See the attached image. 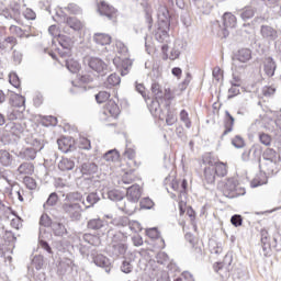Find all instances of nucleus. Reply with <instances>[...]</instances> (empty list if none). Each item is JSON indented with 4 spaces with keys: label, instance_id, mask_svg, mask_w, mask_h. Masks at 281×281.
Segmentation results:
<instances>
[{
    "label": "nucleus",
    "instance_id": "obj_1",
    "mask_svg": "<svg viewBox=\"0 0 281 281\" xmlns=\"http://www.w3.org/2000/svg\"><path fill=\"white\" fill-rule=\"evenodd\" d=\"M236 15L232 13H224L223 26H221L218 21H215L212 25V32L218 36V38H227V36H229V30H234V27H236Z\"/></svg>",
    "mask_w": 281,
    "mask_h": 281
},
{
    "label": "nucleus",
    "instance_id": "obj_2",
    "mask_svg": "<svg viewBox=\"0 0 281 281\" xmlns=\"http://www.w3.org/2000/svg\"><path fill=\"white\" fill-rule=\"evenodd\" d=\"M217 188L222 190L226 199H236L246 194L245 188L238 184V180L235 178H228L226 181L218 182Z\"/></svg>",
    "mask_w": 281,
    "mask_h": 281
},
{
    "label": "nucleus",
    "instance_id": "obj_3",
    "mask_svg": "<svg viewBox=\"0 0 281 281\" xmlns=\"http://www.w3.org/2000/svg\"><path fill=\"white\" fill-rule=\"evenodd\" d=\"M170 27H165L164 25H158L155 32V38L158 43H162L161 53L162 60H168V44L172 43V37H170Z\"/></svg>",
    "mask_w": 281,
    "mask_h": 281
},
{
    "label": "nucleus",
    "instance_id": "obj_4",
    "mask_svg": "<svg viewBox=\"0 0 281 281\" xmlns=\"http://www.w3.org/2000/svg\"><path fill=\"white\" fill-rule=\"evenodd\" d=\"M61 212L66 214L70 221H80L82 218V205L78 202H63Z\"/></svg>",
    "mask_w": 281,
    "mask_h": 281
},
{
    "label": "nucleus",
    "instance_id": "obj_5",
    "mask_svg": "<svg viewBox=\"0 0 281 281\" xmlns=\"http://www.w3.org/2000/svg\"><path fill=\"white\" fill-rule=\"evenodd\" d=\"M120 238H124L122 234H114L112 237V245L110 246L109 252L113 258H120V256H125L128 251V246L124 244Z\"/></svg>",
    "mask_w": 281,
    "mask_h": 281
},
{
    "label": "nucleus",
    "instance_id": "obj_6",
    "mask_svg": "<svg viewBox=\"0 0 281 281\" xmlns=\"http://www.w3.org/2000/svg\"><path fill=\"white\" fill-rule=\"evenodd\" d=\"M98 12L100 16H104L108 21H115L117 19V9L106 3V1H101L98 4Z\"/></svg>",
    "mask_w": 281,
    "mask_h": 281
},
{
    "label": "nucleus",
    "instance_id": "obj_7",
    "mask_svg": "<svg viewBox=\"0 0 281 281\" xmlns=\"http://www.w3.org/2000/svg\"><path fill=\"white\" fill-rule=\"evenodd\" d=\"M241 159L244 161H259L262 160V148L258 145H254L249 149H245L244 153L241 154Z\"/></svg>",
    "mask_w": 281,
    "mask_h": 281
},
{
    "label": "nucleus",
    "instance_id": "obj_8",
    "mask_svg": "<svg viewBox=\"0 0 281 281\" xmlns=\"http://www.w3.org/2000/svg\"><path fill=\"white\" fill-rule=\"evenodd\" d=\"M83 64L92 69V71H97V74H104L106 71V64L100 58L85 57Z\"/></svg>",
    "mask_w": 281,
    "mask_h": 281
},
{
    "label": "nucleus",
    "instance_id": "obj_9",
    "mask_svg": "<svg viewBox=\"0 0 281 281\" xmlns=\"http://www.w3.org/2000/svg\"><path fill=\"white\" fill-rule=\"evenodd\" d=\"M229 267H232V256L226 255L223 262L214 265V271L225 280L229 276Z\"/></svg>",
    "mask_w": 281,
    "mask_h": 281
},
{
    "label": "nucleus",
    "instance_id": "obj_10",
    "mask_svg": "<svg viewBox=\"0 0 281 281\" xmlns=\"http://www.w3.org/2000/svg\"><path fill=\"white\" fill-rule=\"evenodd\" d=\"M260 34L265 41L268 43H273V41H278V31L269 25L260 26Z\"/></svg>",
    "mask_w": 281,
    "mask_h": 281
},
{
    "label": "nucleus",
    "instance_id": "obj_11",
    "mask_svg": "<svg viewBox=\"0 0 281 281\" xmlns=\"http://www.w3.org/2000/svg\"><path fill=\"white\" fill-rule=\"evenodd\" d=\"M192 2L199 14H210L212 12V0H192Z\"/></svg>",
    "mask_w": 281,
    "mask_h": 281
},
{
    "label": "nucleus",
    "instance_id": "obj_12",
    "mask_svg": "<svg viewBox=\"0 0 281 281\" xmlns=\"http://www.w3.org/2000/svg\"><path fill=\"white\" fill-rule=\"evenodd\" d=\"M117 207L119 210H121V212H125V214H135V212L137 211V201L128 199L127 201L123 200L117 203Z\"/></svg>",
    "mask_w": 281,
    "mask_h": 281
},
{
    "label": "nucleus",
    "instance_id": "obj_13",
    "mask_svg": "<svg viewBox=\"0 0 281 281\" xmlns=\"http://www.w3.org/2000/svg\"><path fill=\"white\" fill-rule=\"evenodd\" d=\"M183 49H186V43H183L181 40H177L173 43L170 54L168 55L169 60H177L181 56Z\"/></svg>",
    "mask_w": 281,
    "mask_h": 281
},
{
    "label": "nucleus",
    "instance_id": "obj_14",
    "mask_svg": "<svg viewBox=\"0 0 281 281\" xmlns=\"http://www.w3.org/2000/svg\"><path fill=\"white\" fill-rule=\"evenodd\" d=\"M158 25H164V27H170V13L168 8L159 7L158 9Z\"/></svg>",
    "mask_w": 281,
    "mask_h": 281
},
{
    "label": "nucleus",
    "instance_id": "obj_15",
    "mask_svg": "<svg viewBox=\"0 0 281 281\" xmlns=\"http://www.w3.org/2000/svg\"><path fill=\"white\" fill-rule=\"evenodd\" d=\"M258 164L259 169L261 172H263V175H273L278 168V162H273L271 160L261 159Z\"/></svg>",
    "mask_w": 281,
    "mask_h": 281
},
{
    "label": "nucleus",
    "instance_id": "obj_16",
    "mask_svg": "<svg viewBox=\"0 0 281 281\" xmlns=\"http://www.w3.org/2000/svg\"><path fill=\"white\" fill-rule=\"evenodd\" d=\"M276 69H278V65L276 64V60L272 59V57H267L263 60V71L268 78H273L276 76Z\"/></svg>",
    "mask_w": 281,
    "mask_h": 281
},
{
    "label": "nucleus",
    "instance_id": "obj_17",
    "mask_svg": "<svg viewBox=\"0 0 281 281\" xmlns=\"http://www.w3.org/2000/svg\"><path fill=\"white\" fill-rule=\"evenodd\" d=\"M133 262H135L134 254H130L126 257H124V260L122 261L120 267L122 273H126V274L133 273V269H134Z\"/></svg>",
    "mask_w": 281,
    "mask_h": 281
},
{
    "label": "nucleus",
    "instance_id": "obj_18",
    "mask_svg": "<svg viewBox=\"0 0 281 281\" xmlns=\"http://www.w3.org/2000/svg\"><path fill=\"white\" fill-rule=\"evenodd\" d=\"M100 194L98 192H90L87 194L86 200H82V205L85 210H90V207H94L97 203H100Z\"/></svg>",
    "mask_w": 281,
    "mask_h": 281
},
{
    "label": "nucleus",
    "instance_id": "obj_19",
    "mask_svg": "<svg viewBox=\"0 0 281 281\" xmlns=\"http://www.w3.org/2000/svg\"><path fill=\"white\" fill-rule=\"evenodd\" d=\"M204 164H209V166L214 167L216 177H225L227 175V166L223 162H216L214 160H207V158H205Z\"/></svg>",
    "mask_w": 281,
    "mask_h": 281
},
{
    "label": "nucleus",
    "instance_id": "obj_20",
    "mask_svg": "<svg viewBox=\"0 0 281 281\" xmlns=\"http://www.w3.org/2000/svg\"><path fill=\"white\" fill-rule=\"evenodd\" d=\"M126 198L130 201H136L138 202L139 199H142V188L139 184H133L127 188Z\"/></svg>",
    "mask_w": 281,
    "mask_h": 281
},
{
    "label": "nucleus",
    "instance_id": "obj_21",
    "mask_svg": "<svg viewBox=\"0 0 281 281\" xmlns=\"http://www.w3.org/2000/svg\"><path fill=\"white\" fill-rule=\"evenodd\" d=\"M120 59H114L113 63H117ZM121 64L119 66L121 76H128V71H131V68L133 67V60H131L128 57H125L120 60Z\"/></svg>",
    "mask_w": 281,
    "mask_h": 281
},
{
    "label": "nucleus",
    "instance_id": "obj_22",
    "mask_svg": "<svg viewBox=\"0 0 281 281\" xmlns=\"http://www.w3.org/2000/svg\"><path fill=\"white\" fill-rule=\"evenodd\" d=\"M76 168V161L71 158L63 157L58 162V169L61 172H69V170H74Z\"/></svg>",
    "mask_w": 281,
    "mask_h": 281
},
{
    "label": "nucleus",
    "instance_id": "obj_23",
    "mask_svg": "<svg viewBox=\"0 0 281 281\" xmlns=\"http://www.w3.org/2000/svg\"><path fill=\"white\" fill-rule=\"evenodd\" d=\"M57 145L61 153H71L74 150V143L71 138L64 137L57 139Z\"/></svg>",
    "mask_w": 281,
    "mask_h": 281
},
{
    "label": "nucleus",
    "instance_id": "obj_24",
    "mask_svg": "<svg viewBox=\"0 0 281 281\" xmlns=\"http://www.w3.org/2000/svg\"><path fill=\"white\" fill-rule=\"evenodd\" d=\"M81 175L91 176L98 172V165L93 161H86L80 167Z\"/></svg>",
    "mask_w": 281,
    "mask_h": 281
},
{
    "label": "nucleus",
    "instance_id": "obj_25",
    "mask_svg": "<svg viewBox=\"0 0 281 281\" xmlns=\"http://www.w3.org/2000/svg\"><path fill=\"white\" fill-rule=\"evenodd\" d=\"M234 60H238V63H249L251 60V49L241 48L234 55Z\"/></svg>",
    "mask_w": 281,
    "mask_h": 281
},
{
    "label": "nucleus",
    "instance_id": "obj_26",
    "mask_svg": "<svg viewBox=\"0 0 281 281\" xmlns=\"http://www.w3.org/2000/svg\"><path fill=\"white\" fill-rule=\"evenodd\" d=\"M234 116L229 113V111H225V119H224V126L225 131L222 134V137H225V135L232 133L234 131Z\"/></svg>",
    "mask_w": 281,
    "mask_h": 281
},
{
    "label": "nucleus",
    "instance_id": "obj_27",
    "mask_svg": "<svg viewBox=\"0 0 281 281\" xmlns=\"http://www.w3.org/2000/svg\"><path fill=\"white\" fill-rule=\"evenodd\" d=\"M262 159L266 161H272L274 164H280V155L273 148H267L262 154Z\"/></svg>",
    "mask_w": 281,
    "mask_h": 281
},
{
    "label": "nucleus",
    "instance_id": "obj_28",
    "mask_svg": "<svg viewBox=\"0 0 281 281\" xmlns=\"http://www.w3.org/2000/svg\"><path fill=\"white\" fill-rule=\"evenodd\" d=\"M105 115H108V113L111 115V117H117V115H120V106L117 105V103H115V101L110 100L106 105H105Z\"/></svg>",
    "mask_w": 281,
    "mask_h": 281
},
{
    "label": "nucleus",
    "instance_id": "obj_29",
    "mask_svg": "<svg viewBox=\"0 0 281 281\" xmlns=\"http://www.w3.org/2000/svg\"><path fill=\"white\" fill-rule=\"evenodd\" d=\"M110 223L115 227H130L132 229L131 220L128 218V216H116L112 218Z\"/></svg>",
    "mask_w": 281,
    "mask_h": 281
},
{
    "label": "nucleus",
    "instance_id": "obj_30",
    "mask_svg": "<svg viewBox=\"0 0 281 281\" xmlns=\"http://www.w3.org/2000/svg\"><path fill=\"white\" fill-rule=\"evenodd\" d=\"M52 229H53L54 236H58L60 238H63V236H67V227L65 226V224L60 222L53 223Z\"/></svg>",
    "mask_w": 281,
    "mask_h": 281
},
{
    "label": "nucleus",
    "instance_id": "obj_31",
    "mask_svg": "<svg viewBox=\"0 0 281 281\" xmlns=\"http://www.w3.org/2000/svg\"><path fill=\"white\" fill-rule=\"evenodd\" d=\"M66 25L70 27V30H74V32H80L82 29V22L76 16L67 18Z\"/></svg>",
    "mask_w": 281,
    "mask_h": 281
},
{
    "label": "nucleus",
    "instance_id": "obj_32",
    "mask_svg": "<svg viewBox=\"0 0 281 281\" xmlns=\"http://www.w3.org/2000/svg\"><path fill=\"white\" fill-rule=\"evenodd\" d=\"M93 41L97 45H111V35L104 33H95Z\"/></svg>",
    "mask_w": 281,
    "mask_h": 281
},
{
    "label": "nucleus",
    "instance_id": "obj_33",
    "mask_svg": "<svg viewBox=\"0 0 281 281\" xmlns=\"http://www.w3.org/2000/svg\"><path fill=\"white\" fill-rule=\"evenodd\" d=\"M204 178L206 180V183H214V181H216V171L214 169V166L209 165V167H205Z\"/></svg>",
    "mask_w": 281,
    "mask_h": 281
},
{
    "label": "nucleus",
    "instance_id": "obj_34",
    "mask_svg": "<svg viewBox=\"0 0 281 281\" xmlns=\"http://www.w3.org/2000/svg\"><path fill=\"white\" fill-rule=\"evenodd\" d=\"M64 201L67 203H78V201L82 203L85 199L82 198V193L75 191L67 193Z\"/></svg>",
    "mask_w": 281,
    "mask_h": 281
},
{
    "label": "nucleus",
    "instance_id": "obj_35",
    "mask_svg": "<svg viewBox=\"0 0 281 281\" xmlns=\"http://www.w3.org/2000/svg\"><path fill=\"white\" fill-rule=\"evenodd\" d=\"M93 261L97 267H101L102 269H109L111 267V261L103 255H97Z\"/></svg>",
    "mask_w": 281,
    "mask_h": 281
},
{
    "label": "nucleus",
    "instance_id": "obj_36",
    "mask_svg": "<svg viewBox=\"0 0 281 281\" xmlns=\"http://www.w3.org/2000/svg\"><path fill=\"white\" fill-rule=\"evenodd\" d=\"M10 103L12 104V106L21 109V106H25V97L21 94H12L10 98Z\"/></svg>",
    "mask_w": 281,
    "mask_h": 281
},
{
    "label": "nucleus",
    "instance_id": "obj_37",
    "mask_svg": "<svg viewBox=\"0 0 281 281\" xmlns=\"http://www.w3.org/2000/svg\"><path fill=\"white\" fill-rule=\"evenodd\" d=\"M255 14H256V9H254V7H245L240 11V19H243V21H249V19H254Z\"/></svg>",
    "mask_w": 281,
    "mask_h": 281
},
{
    "label": "nucleus",
    "instance_id": "obj_38",
    "mask_svg": "<svg viewBox=\"0 0 281 281\" xmlns=\"http://www.w3.org/2000/svg\"><path fill=\"white\" fill-rule=\"evenodd\" d=\"M7 181L11 186V191H10L11 196H16L19 201L23 203V190H21V188H19L18 184H12L10 180H7Z\"/></svg>",
    "mask_w": 281,
    "mask_h": 281
},
{
    "label": "nucleus",
    "instance_id": "obj_39",
    "mask_svg": "<svg viewBox=\"0 0 281 281\" xmlns=\"http://www.w3.org/2000/svg\"><path fill=\"white\" fill-rule=\"evenodd\" d=\"M66 67L70 74H78V71H80V63L76 59H67Z\"/></svg>",
    "mask_w": 281,
    "mask_h": 281
},
{
    "label": "nucleus",
    "instance_id": "obj_40",
    "mask_svg": "<svg viewBox=\"0 0 281 281\" xmlns=\"http://www.w3.org/2000/svg\"><path fill=\"white\" fill-rule=\"evenodd\" d=\"M18 172L20 175H32L34 172V165L30 162H23L19 166Z\"/></svg>",
    "mask_w": 281,
    "mask_h": 281
},
{
    "label": "nucleus",
    "instance_id": "obj_41",
    "mask_svg": "<svg viewBox=\"0 0 281 281\" xmlns=\"http://www.w3.org/2000/svg\"><path fill=\"white\" fill-rule=\"evenodd\" d=\"M59 45L66 49L65 54L69 55L71 49V38L67 36H59Z\"/></svg>",
    "mask_w": 281,
    "mask_h": 281
},
{
    "label": "nucleus",
    "instance_id": "obj_42",
    "mask_svg": "<svg viewBox=\"0 0 281 281\" xmlns=\"http://www.w3.org/2000/svg\"><path fill=\"white\" fill-rule=\"evenodd\" d=\"M87 226H88V229L98 231L104 227V222L100 218H93L88 222Z\"/></svg>",
    "mask_w": 281,
    "mask_h": 281
},
{
    "label": "nucleus",
    "instance_id": "obj_43",
    "mask_svg": "<svg viewBox=\"0 0 281 281\" xmlns=\"http://www.w3.org/2000/svg\"><path fill=\"white\" fill-rule=\"evenodd\" d=\"M120 82H121L120 76H117V74H112L108 77L105 86L111 89V87H117Z\"/></svg>",
    "mask_w": 281,
    "mask_h": 281
},
{
    "label": "nucleus",
    "instance_id": "obj_44",
    "mask_svg": "<svg viewBox=\"0 0 281 281\" xmlns=\"http://www.w3.org/2000/svg\"><path fill=\"white\" fill-rule=\"evenodd\" d=\"M0 164L5 167L12 164V156L10 155V153H8L7 150L0 151Z\"/></svg>",
    "mask_w": 281,
    "mask_h": 281
},
{
    "label": "nucleus",
    "instance_id": "obj_45",
    "mask_svg": "<svg viewBox=\"0 0 281 281\" xmlns=\"http://www.w3.org/2000/svg\"><path fill=\"white\" fill-rule=\"evenodd\" d=\"M151 92L154 93L156 100L164 99V90H161V86L158 82L151 83Z\"/></svg>",
    "mask_w": 281,
    "mask_h": 281
},
{
    "label": "nucleus",
    "instance_id": "obj_46",
    "mask_svg": "<svg viewBox=\"0 0 281 281\" xmlns=\"http://www.w3.org/2000/svg\"><path fill=\"white\" fill-rule=\"evenodd\" d=\"M140 5L144 8L145 10V13H146V21L148 23V27H153V18L150 16V9H149V5H148V0H143L140 2Z\"/></svg>",
    "mask_w": 281,
    "mask_h": 281
},
{
    "label": "nucleus",
    "instance_id": "obj_47",
    "mask_svg": "<svg viewBox=\"0 0 281 281\" xmlns=\"http://www.w3.org/2000/svg\"><path fill=\"white\" fill-rule=\"evenodd\" d=\"M32 265L36 269V271H41V269H43L45 265V259L43 258V256L37 255L33 258Z\"/></svg>",
    "mask_w": 281,
    "mask_h": 281
},
{
    "label": "nucleus",
    "instance_id": "obj_48",
    "mask_svg": "<svg viewBox=\"0 0 281 281\" xmlns=\"http://www.w3.org/2000/svg\"><path fill=\"white\" fill-rule=\"evenodd\" d=\"M36 149L27 147L23 151V158L26 159V161H33V159H36Z\"/></svg>",
    "mask_w": 281,
    "mask_h": 281
},
{
    "label": "nucleus",
    "instance_id": "obj_49",
    "mask_svg": "<svg viewBox=\"0 0 281 281\" xmlns=\"http://www.w3.org/2000/svg\"><path fill=\"white\" fill-rule=\"evenodd\" d=\"M108 199H110V201H117V203L124 201V196H122V193H120L117 190L109 191Z\"/></svg>",
    "mask_w": 281,
    "mask_h": 281
},
{
    "label": "nucleus",
    "instance_id": "obj_50",
    "mask_svg": "<svg viewBox=\"0 0 281 281\" xmlns=\"http://www.w3.org/2000/svg\"><path fill=\"white\" fill-rule=\"evenodd\" d=\"M166 124L167 126H173V124H177V114H175V111L170 109L167 111Z\"/></svg>",
    "mask_w": 281,
    "mask_h": 281
},
{
    "label": "nucleus",
    "instance_id": "obj_51",
    "mask_svg": "<svg viewBox=\"0 0 281 281\" xmlns=\"http://www.w3.org/2000/svg\"><path fill=\"white\" fill-rule=\"evenodd\" d=\"M180 120L183 122L186 128H191L192 121H190V114H188V111L181 110Z\"/></svg>",
    "mask_w": 281,
    "mask_h": 281
},
{
    "label": "nucleus",
    "instance_id": "obj_52",
    "mask_svg": "<svg viewBox=\"0 0 281 281\" xmlns=\"http://www.w3.org/2000/svg\"><path fill=\"white\" fill-rule=\"evenodd\" d=\"M119 157H120V154L115 149H111L103 155V159L105 161H115L116 159H119Z\"/></svg>",
    "mask_w": 281,
    "mask_h": 281
},
{
    "label": "nucleus",
    "instance_id": "obj_53",
    "mask_svg": "<svg viewBox=\"0 0 281 281\" xmlns=\"http://www.w3.org/2000/svg\"><path fill=\"white\" fill-rule=\"evenodd\" d=\"M111 98V93L108 91H100L95 94V100L98 104H103V102H106Z\"/></svg>",
    "mask_w": 281,
    "mask_h": 281
},
{
    "label": "nucleus",
    "instance_id": "obj_54",
    "mask_svg": "<svg viewBox=\"0 0 281 281\" xmlns=\"http://www.w3.org/2000/svg\"><path fill=\"white\" fill-rule=\"evenodd\" d=\"M58 203V194L56 192H53L49 194L46 203L44 204V207H54Z\"/></svg>",
    "mask_w": 281,
    "mask_h": 281
},
{
    "label": "nucleus",
    "instance_id": "obj_55",
    "mask_svg": "<svg viewBox=\"0 0 281 281\" xmlns=\"http://www.w3.org/2000/svg\"><path fill=\"white\" fill-rule=\"evenodd\" d=\"M140 210H151V207L155 205V202L150 200V198H143L139 202Z\"/></svg>",
    "mask_w": 281,
    "mask_h": 281
},
{
    "label": "nucleus",
    "instance_id": "obj_56",
    "mask_svg": "<svg viewBox=\"0 0 281 281\" xmlns=\"http://www.w3.org/2000/svg\"><path fill=\"white\" fill-rule=\"evenodd\" d=\"M135 89L137 93H140L142 98H144L145 102L148 104V100H150V98L146 95V87H144L143 83L135 82Z\"/></svg>",
    "mask_w": 281,
    "mask_h": 281
},
{
    "label": "nucleus",
    "instance_id": "obj_57",
    "mask_svg": "<svg viewBox=\"0 0 281 281\" xmlns=\"http://www.w3.org/2000/svg\"><path fill=\"white\" fill-rule=\"evenodd\" d=\"M268 8H277L274 11L281 16V0H267Z\"/></svg>",
    "mask_w": 281,
    "mask_h": 281
},
{
    "label": "nucleus",
    "instance_id": "obj_58",
    "mask_svg": "<svg viewBox=\"0 0 281 281\" xmlns=\"http://www.w3.org/2000/svg\"><path fill=\"white\" fill-rule=\"evenodd\" d=\"M79 148L81 150H91V140L86 137L79 138Z\"/></svg>",
    "mask_w": 281,
    "mask_h": 281
},
{
    "label": "nucleus",
    "instance_id": "obj_59",
    "mask_svg": "<svg viewBox=\"0 0 281 281\" xmlns=\"http://www.w3.org/2000/svg\"><path fill=\"white\" fill-rule=\"evenodd\" d=\"M232 144L235 148H245V139H243L240 135H236L232 139Z\"/></svg>",
    "mask_w": 281,
    "mask_h": 281
},
{
    "label": "nucleus",
    "instance_id": "obj_60",
    "mask_svg": "<svg viewBox=\"0 0 281 281\" xmlns=\"http://www.w3.org/2000/svg\"><path fill=\"white\" fill-rule=\"evenodd\" d=\"M259 142L263 146H271V135L266 134V133H260L259 134Z\"/></svg>",
    "mask_w": 281,
    "mask_h": 281
},
{
    "label": "nucleus",
    "instance_id": "obj_61",
    "mask_svg": "<svg viewBox=\"0 0 281 281\" xmlns=\"http://www.w3.org/2000/svg\"><path fill=\"white\" fill-rule=\"evenodd\" d=\"M24 186H26L29 190H36V180H34L32 177H25Z\"/></svg>",
    "mask_w": 281,
    "mask_h": 281
},
{
    "label": "nucleus",
    "instance_id": "obj_62",
    "mask_svg": "<svg viewBox=\"0 0 281 281\" xmlns=\"http://www.w3.org/2000/svg\"><path fill=\"white\" fill-rule=\"evenodd\" d=\"M3 238L7 240V243H16V233L12 231H5Z\"/></svg>",
    "mask_w": 281,
    "mask_h": 281
},
{
    "label": "nucleus",
    "instance_id": "obj_63",
    "mask_svg": "<svg viewBox=\"0 0 281 281\" xmlns=\"http://www.w3.org/2000/svg\"><path fill=\"white\" fill-rule=\"evenodd\" d=\"M231 223L234 225V227H240L243 225V216L235 214L231 217Z\"/></svg>",
    "mask_w": 281,
    "mask_h": 281
},
{
    "label": "nucleus",
    "instance_id": "obj_64",
    "mask_svg": "<svg viewBox=\"0 0 281 281\" xmlns=\"http://www.w3.org/2000/svg\"><path fill=\"white\" fill-rule=\"evenodd\" d=\"M116 49L119 54H122L123 56H128V47L125 46L122 42H116Z\"/></svg>",
    "mask_w": 281,
    "mask_h": 281
}]
</instances>
